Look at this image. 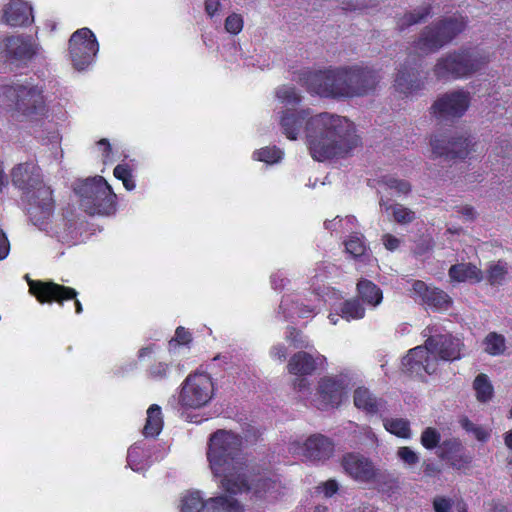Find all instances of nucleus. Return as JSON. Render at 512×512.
I'll list each match as a JSON object with an SVG mask.
<instances>
[{
    "label": "nucleus",
    "instance_id": "f257e3e1",
    "mask_svg": "<svg viewBox=\"0 0 512 512\" xmlns=\"http://www.w3.org/2000/svg\"><path fill=\"white\" fill-rule=\"evenodd\" d=\"M305 124L306 144L314 160L325 161L347 156L359 144L354 124L346 117L328 112L309 117V112H284L280 120L283 133L296 140Z\"/></svg>",
    "mask_w": 512,
    "mask_h": 512
},
{
    "label": "nucleus",
    "instance_id": "f03ea898",
    "mask_svg": "<svg viewBox=\"0 0 512 512\" xmlns=\"http://www.w3.org/2000/svg\"><path fill=\"white\" fill-rule=\"evenodd\" d=\"M242 438L226 430H217L209 439L207 458L212 473L221 477V486L237 494L244 486L246 459L242 454Z\"/></svg>",
    "mask_w": 512,
    "mask_h": 512
},
{
    "label": "nucleus",
    "instance_id": "7ed1b4c3",
    "mask_svg": "<svg viewBox=\"0 0 512 512\" xmlns=\"http://www.w3.org/2000/svg\"><path fill=\"white\" fill-rule=\"evenodd\" d=\"M12 183L22 191V200L31 222L44 229L54 210V200L49 186L42 179L40 168L33 162L20 163L13 168Z\"/></svg>",
    "mask_w": 512,
    "mask_h": 512
},
{
    "label": "nucleus",
    "instance_id": "20e7f679",
    "mask_svg": "<svg viewBox=\"0 0 512 512\" xmlns=\"http://www.w3.org/2000/svg\"><path fill=\"white\" fill-rule=\"evenodd\" d=\"M296 75V81L310 93L326 98H348L347 67L327 70L302 69Z\"/></svg>",
    "mask_w": 512,
    "mask_h": 512
},
{
    "label": "nucleus",
    "instance_id": "39448f33",
    "mask_svg": "<svg viewBox=\"0 0 512 512\" xmlns=\"http://www.w3.org/2000/svg\"><path fill=\"white\" fill-rule=\"evenodd\" d=\"M73 190L79 197L80 206L89 215H109L114 211L116 195L102 176L77 180Z\"/></svg>",
    "mask_w": 512,
    "mask_h": 512
},
{
    "label": "nucleus",
    "instance_id": "423d86ee",
    "mask_svg": "<svg viewBox=\"0 0 512 512\" xmlns=\"http://www.w3.org/2000/svg\"><path fill=\"white\" fill-rule=\"evenodd\" d=\"M1 101L27 120H36L46 112L42 90L33 85L4 86Z\"/></svg>",
    "mask_w": 512,
    "mask_h": 512
},
{
    "label": "nucleus",
    "instance_id": "0eeeda50",
    "mask_svg": "<svg viewBox=\"0 0 512 512\" xmlns=\"http://www.w3.org/2000/svg\"><path fill=\"white\" fill-rule=\"evenodd\" d=\"M489 62V57L476 51L462 50L448 53L439 58L433 68L438 80L469 77L482 69Z\"/></svg>",
    "mask_w": 512,
    "mask_h": 512
},
{
    "label": "nucleus",
    "instance_id": "6e6552de",
    "mask_svg": "<svg viewBox=\"0 0 512 512\" xmlns=\"http://www.w3.org/2000/svg\"><path fill=\"white\" fill-rule=\"evenodd\" d=\"M341 465L344 471L358 482L374 483L388 488H391L395 483V479L390 472L376 467L368 457L362 454L348 453L344 455Z\"/></svg>",
    "mask_w": 512,
    "mask_h": 512
},
{
    "label": "nucleus",
    "instance_id": "1a4fd4ad",
    "mask_svg": "<svg viewBox=\"0 0 512 512\" xmlns=\"http://www.w3.org/2000/svg\"><path fill=\"white\" fill-rule=\"evenodd\" d=\"M466 27L463 17H448L423 29L416 48L426 54L438 51Z\"/></svg>",
    "mask_w": 512,
    "mask_h": 512
},
{
    "label": "nucleus",
    "instance_id": "9d476101",
    "mask_svg": "<svg viewBox=\"0 0 512 512\" xmlns=\"http://www.w3.org/2000/svg\"><path fill=\"white\" fill-rule=\"evenodd\" d=\"M214 384L207 373L190 374L182 384L178 402L182 408L197 409L213 397Z\"/></svg>",
    "mask_w": 512,
    "mask_h": 512
},
{
    "label": "nucleus",
    "instance_id": "9b49d317",
    "mask_svg": "<svg viewBox=\"0 0 512 512\" xmlns=\"http://www.w3.org/2000/svg\"><path fill=\"white\" fill-rule=\"evenodd\" d=\"M38 51L37 43L31 36L12 35L0 44V56L3 61L16 68L26 66Z\"/></svg>",
    "mask_w": 512,
    "mask_h": 512
},
{
    "label": "nucleus",
    "instance_id": "f8f14e48",
    "mask_svg": "<svg viewBox=\"0 0 512 512\" xmlns=\"http://www.w3.org/2000/svg\"><path fill=\"white\" fill-rule=\"evenodd\" d=\"M244 512L243 506L233 498L217 496L204 501L199 491L187 492L181 500L182 512Z\"/></svg>",
    "mask_w": 512,
    "mask_h": 512
},
{
    "label": "nucleus",
    "instance_id": "ddd939ff",
    "mask_svg": "<svg viewBox=\"0 0 512 512\" xmlns=\"http://www.w3.org/2000/svg\"><path fill=\"white\" fill-rule=\"evenodd\" d=\"M69 49L74 68L81 71L91 64L99 46L92 31L88 28H82L70 37Z\"/></svg>",
    "mask_w": 512,
    "mask_h": 512
},
{
    "label": "nucleus",
    "instance_id": "4468645a",
    "mask_svg": "<svg viewBox=\"0 0 512 512\" xmlns=\"http://www.w3.org/2000/svg\"><path fill=\"white\" fill-rule=\"evenodd\" d=\"M29 291L41 303H51L53 301L63 304L65 300H75L76 313L80 314L83 311L82 304L77 299V291L73 288L56 284L52 281H33L28 277Z\"/></svg>",
    "mask_w": 512,
    "mask_h": 512
},
{
    "label": "nucleus",
    "instance_id": "2eb2a0df",
    "mask_svg": "<svg viewBox=\"0 0 512 512\" xmlns=\"http://www.w3.org/2000/svg\"><path fill=\"white\" fill-rule=\"evenodd\" d=\"M381 80L378 71L361 66L347 67L348 98L363 97L376 90Z\"/></svg>",
    "mask_w": 512,
    "mask_h": 512
},
{
    "label": "nucleus",
    "instance_id": "dca6fc26",
    "mask_svg": "<svg viewBox=\"0 0 512 512\" xmlns=\"http://www.w3.org/2000/svg\"><path fill=\"white\" fill-rule=\"evenodd\" d=\"M469 103V93L457 90L438 97L431 109L439 120H452L461 117L468 109Z\"/></svg>",
    "mask_w": 512,
    "mask_h": 512
},
{
    "label": "nucleus",
    "instance_id": "f3484780",
    "mask_svg": "<svg viewBox=\"0 0 512 512\" xmlns=\"http://www.w3.org/2000/svg\"><path fill=\"white\" fill-rule=\"evenodd\" d=\"M432 152L446 161L463 160L471 152V141L462 136H435L431 140Z\"/></svg>",
    "mask_w": 512,
    "mask_h": 512
},
{
    "label": "nucleus",
    "instance_id": "a211bd4d",
    "mask_svg": "<svg viewBox=\"0 0 512 512\" xmlns=\"http://www.w3.org/2000/svg\"><path fill=\"white\" fill-rule=\"evenodd\" d=\"M350 384L351 378L347 374L322 378L318 383V395L323 406H338L346 395Z\"/></svg>",
    "mask_w": 512,
    "mask_h": 512
},
{
    "label": "nucleus",
    "instance_id": "6ab92c4d",
    "mask_svg": "<svg viewBox=\"0 0 512 512\" xmlns=\"http://www.w3.org/2000/svg\"><path fill=\"white\" fill-rule=\"evenodd\" d=\"M438 360L431 356L424 346L411 349L402 360L403 372L409 376L423 377V372L433 374L437 370Z\"/></svg>",
    "mask_w": 512,
    "mask_h": 512
},
{
    "label": "nucleus",
    "instance_id": "aec40b11",
    "mask_svg": "<svg viewBox=\"0 0 512 512\" xmlns=\"http://www.w3.org/2000/svg\"><path fill=\"white\" fill-rule=\"evenodd\" d=\"M425 347L430 355L437 354L440 359L445 361H453L461 357V341L449 334L429 337L425 341Z\"/></svg>",
    "mask_w": 512,
    "mask_h": 512
},
{
    "label": "nucleus",
    "instance_id": "412c9836",
    "mask_svg": "<svg viewBox=\"0 0 512 512\" xmlns=\"http://www.w3.org/2000/svg\"><path fill=\"white\" fill-rule=\"evenodd\" d=\"M333 452V442L322 434H313L304 443L303 454L311 461H325Z\"/></svg>",
    "mask_w": 512,
    "mask_h": 512
},
{
    "label": "nucleus",
    "instance_id": "4be33fe9",
    "mask_svg": "<svg viewBox=\"0 0 512 512\" xmlns=\"http://www.w3.org/2000/svg\"><path fill=\"white\" fill-rule=\"evenodd\" d=\"M412 291L421 301L435 308H447L451 299L447 293L438 288H429L423 281L417 280L412 285Z\"/></svg>",
    "mask_w": 512,
    "mask_h": 512
},
{
    "label": "nucleus",
    "instance_id": "5701e85b",
    "mask_svg": "<svg viewBox=\"0 0 512 512\" xmlns=\"http://www.w3.org/2000/svg\"><path fill=\"white\" fill-rule=\"evenodd\" d=\"M4 20L10 26L30 24L33 21L32 8L21 0H13L4 9Z\"/></svg>",
    "mask_w": 512,
    "mask_h": 512
},
{
    "label": "nucleus",
    "instance_id": "b1692460",
    "mask_svg": "<svg viewBox=\"0 0 512 512\" xmlns=\"http://www.w3.org/2000/svg\"><path fill=\"white\" fill-rule=\"evenodd\" d=\"M394 86L402 94L408 95L423 87V81L416 68L404 66L398 70Z\"/></svg>",
    "mask_w": 512,
    "mask_h": 512
},
{
    "label": "nucleus",
    "instance_id": "393cba45",
    "mask_svg": "<svg viewBox=\"0 0 512 512\" xmlns=\"http://www.w3.org/2000/svg\"><path fill=\"white\" fill-rule=\"evenodd\" d=\"M247 469L245 470V472ZM244 486L237 493H241L243 491H250L252 496L256 500H264L269 498H275V492L277 490L278 484L276 481L270 478L260 477L248 482L247 474L245 473Z\"/></svg>",
    "mask_w": 512,
    "mask_h": 512
},
{
    "label": "nucleus",
    "instance_id": "a878e982",
    "mask_svg": "<svg viewBox=\"0 0 512 512\" xmlns=\"http://www.w3.org/2000/svg\"><path fill=\"white\" fill-rule=\"evenodd\" d=\"M448 274L451 280L456 282H480L482 280L481 270L472 263H459L452 265Z\"/></svg>",
    "mask_w": 512,
    "mask_h": 512
},
{
    "label": "nucleus",
    "instance_id": "bb28decb",
    "mask_svg": "<svg viewBox=\"0 0 512 512\" xmlns=\"http://www.w3.org/2000/svg\"><path fill=\"white\" fill-rule=\"evenodd\" d=\"M316 369V360L307 352L300 351L289 360L288 370L295 375H309Z\"/></svg>",
    "mask_w": 512,
    "mask_h": 512
},
{
    "label": "nucleus",
    "instance_id": "cd10ccee",
    "mask_svg": "<svg viewBox=\"0 0 512 512\" xmlns=\"http://www.w3.org/2000/svg\"><path fill=\"white\" fill-rule=\"evenodd\" d=\"M354 404L357 408L363 409L368 413H377L384 405L381 399H377L366 388H358L355 390Z\"/></svg>",
    "mask_w": 512,
    "mask_h": 512
},
{
    "label": "nucleus",
    "instance_id": "c85d7f7f",
    "mask_svg": "<svg viewBox=\"0 0 512 512\" xmlns=\"http://www.w3.org/2000/svg\"><path fill=\"white\" fill-rule=\"evenodd\" d=\"M163 427V418L160 406L151 405L147 410V419L143 428V434L146 437L157 436Z\"/></svg>",
    "mask_w": 512,
    "mask_h": 512
},
{
    "label": "nucleus",
    "instance_id": "c756f323",
    "mask_svg": "<svg viewBox=\"0 0 512 512\" xmlns=\"http://www.w3.org/2000/svg\"><path fill=\"white\" fill-rule=\"evenodd\" d=\"M357 290L361 299L374 307L379 305L383 299L381 289L367 279H363L358 282Z\"/></svg>",
    "mask_w": 512,
    "mask_h": 512
},
{
    "label": "nucleus",
    "instance_id": "7c9ffc66",
    "mask_svg": "<svg viewBox=\"0 0 512 512\" xmlns=\"http://www.w3.org/2000/svg\"><path fill=\"white\" fill-rule=\"evenodd\" d=\"M430 10L431 7L427 5L404 14L397 22L398 29L404 30L411 25L424 21L430 15Z\"/></svg>",
    "mask_w": 512,
    "mask_h": 512
},
{
    "label": "nucleus",
    "instance_id": "2f4dec72",
    "mask_svg": "<svg viewBox=\"0 0 512 512\" xmlns=\"http://www.w3.org/2000/svg\"><path fill=\"white\" fill-rule=\"evenodd\" d=\"M379 204L386 211L392 210L393 218L399 224H408L415 219V213L401 204L387 205L383 198L380 199Z\"/></svg>",
    "mask_w": 512,
    "mask_h": 512
},
{
    "label": "nucleus",
    "instance_id": "473e14b6",
    "mask_svg": "<svg viewBox=\"0 0 512 512\" xmlns=\"http://www.w3.org/2000/svg\"><path fill=\"white\" fill-rule=\"evenodd\" d=\"M473 388L476 392L477 400L480 402H487L493 396V387L485 374H479L475 378Z\"/></svg>",
    "mask_w": 512,
    "mask_h": 512
},
{
    "label": "nucleus",
    "instance_id": "72a5a7b5",
    "mask_svg": "<svg viewBox=\"0 0 512 512\" xmlns=\"http://www.w3.org/2000/svg\"><path fill=\"white\" fill-rule=\"evenodd\" d=\"M485 352L490 355H501L506 349L505 338L496 332H490L484 339Z\"/></svg>",
    "mask_w": 512,
    "mask_h": 512
},
{
    "label": "nucleus",
    "instance_id": "f704fd0d",
    "mask_svg": "<svg viewBox=\"0 0 512 512\" xmlns=\"http://www.w3.org/2000/svg\"><path fill=\"white\" fill-rule=\"evenodd\" d=\"M384 427L387 431L398 437L407 438L410 436L409 422L402 418H390L384 420Z\"/></svg>",
    "mask_w": 512,
    "mask_h": 512
},
{
    "label": "nucleus",
    "instance_id": "c9c22d12",
    "mask_svg": "<svg viewBox=\"0 0 512 512\" xmlns=\"http://www.w3.org/2000/svg\"><path fill=\"white\" fill-rule=\"evenodd\" d=\"M341 317L346 320L361 319L364 317L365 309L358 300H348L343 303Z\"/></svg>",
    "mask_w": 512,
    "mask_h": 512
},
{
    "label": "nucleus",
    "instance_id": "e433bc0d",
    "mask_svg": "<svg viewBox=\"0 0 512 512\" xmlns=\"http://www.w3.org/2000/svg\"><path fill=\"white\" fill-rule=\"evenodd\" d=\"M276 97L285 105H297L301 101V95L294 87L283 85L276 90Z\"/></svg>",
    "mask_w": 512,
    "mask_h": 512
},
{
    "label": "nucleus",
    "instance_id": "4c0bfd02",
    "mask_svg": "<svg viewBox=\"0 0 512 512\" xmlns=\"http://www.w3.org/2000/svg\"><path fill=\"white\" fill-rule=\"evenodd\" d=\"M283 152L276 147L270 148L265 147L254 153V156L258 161L273 164L278 162L282 158Z\"/></svg>",
    "mask_w": 512,
    "mask_h": 512
},
{
    "label": "nucleus",
    "instance_id": "58836bf2",
    "mask_svg": "<svg viewBox=\"0 0 512 512\" xmlns=\"http://www.w3.org/2000/svg\"><path fill=\"white\" fill-rule=\"evenodd\" d=\"M461 427L468 433H472L478 441H486L489 438V433L481 426L474 424L467 417L460 419Z\"/></svg>",
    "mask_w": 512,
    "mask_h": 512
},
{
    "label": "nucleus",
    "instance_id": "ea45409f",
    "mask_svg": "<svg viewBox=\"0 0 512 512\" xmlns=\"http://www.w3.org/2000/svg\"><path fill=\"white\" fill-rule=\"evenodd\" d=\"M452 468L461 470L467 468L472 462V457L461 449L445 460Z\"/></svg>",
    "mask_w": 512,
    "mask_h": 512
},
{
    "label": "nucleus",
    "instance_id": "a19ab883",
    "mask_svg": "<svg viewBox=\"0 0 512 512\" xmlns=\"http://www.w3.org/2000/svg\"><path fill=\"white\" fill-rule=\"evenodd\" d=\"M346 251L354 258L361 257L365 254L366 246L362 239L357 235L351 236L349 240L345 243Z\"/></svg>",
    "mask_w": 512,
    "mask_h": 512
},
{
    "label": "nucleus",
    "instance_id": "79ce46f5",
    "mask_svg": "<svg viewBox=\"0 0 512 512\" xmlns=\"http://www.w3.org/2000/svg\"><path fill=\"white\" fill-rule=\"evenodd\" d=\"M439 457L443 460H446L453 454H456L461 449H463V446L461 442L457 439H449L442 442V444L439 446Z\"/></svg>",
    "mask_w": 512,
    "mask_h": 512
},
{
    "label": "nucleus",
    "instance_id": "37998d69",
    "mask_svg": "<svg viewBox=\"0 0 512 512\" xmlns=\"http://www.w3.org/2000/svg\"><path fill=\"white\" fill-rule=\"evenodd\" d=\"M440 438V433L435 428L428 427L422 432L421 444L431 450L439 445Z\"/></svg>",
    "mask_w": 512,
    "mask_h": 512
},
{
    "label": "nucleus",
    "instance_id": "c03bdc74",
    "mask_svg": "<svg viewBox=\"0 0 512 512\" xmlns=\"http://www.w3.org/2000/svg\"><path fill=\"white\" fill-rule=\"evenodd\" d=\"M383 183L389 189H394L400 194H408L411 190V185L405 180H400L392 176H386L383 178Z\"/></svg>",
    "mask_w": 512,
    "mask_h": 512
},
{
    "label": "nucleus",
    "instance_id": "a18cd8bd",
    "mask_svg": "<svg viewBox=\"0 0 512 512\" xmlns=\"http://www.w3.org/2000/svg\"><path fill=\"white\" fill-rule=\"evenodd\" d=\"M243 28V19L239 14L233 13L225 20V29L232 34H238Z\"/></svg>",
    "mask_w": 512,
    "mask_h": 512
},
{
    "label": "nucleus",
    "instance_id": "49530a36",
    "mask_svg": "<svg viewBox=\"0 0 512 512\" xmlns=\"http://www.w3.org/2000/svg\"><path fill=\"white\" fill-rule=\"evenodd\" d=\"M141 454H142V450H141L140 446H138L136 444L131 446L128 450L127 462H128V465L131 467V469L134 471H138L142 468L140 466Z\"/></svg>",
    "mask_w": 512,
    "mask_h": 512
},
{
    "label": "nucleus",
    "instance_id": "de8ad7c7",
    "mask_svg": "<svg viewBox=\"0 0 512 512\" xmlns=\"http://www.w3.org/2000/svg\"><path fill=\"white\" fill-rule=\"evenodd\" d=\"M505 274H506V269L503 265L494 264V265L490 266V268H489L488 281L492 285L500 284L503 281Z\"/></svg>",
    "mask_w": 512,
    "mask_h": 512
},
{
    "label": "nucleus",
    "instance_id": "09e8293b",
    "mask_svg": "<svg viewBox=\"0 0 512 512\" xmlns=\"http://www.w3.org/2000/svg\"><path fill=\"white\" fill-rule=\"evenodd\" d=\"M397 455L404 463L410 466L417 464L419 461L417 453L409 447H400L397 451Z\"/></svg>",
    "mask_w": 512,
    "mask_h": 512
},
{
    "label": "nucleus",
    "instance_id": "8fccbe9b",
    "mask_svg": "<svg viewBox=\"0 0 512 512\" xmlns=\"http://www.w3.org/2000/svg\"><path fill=\"white\" fill-rule=\"evenodd\" d=\"M168 365L163 362H158L154 365H152L149 370L148 374L149 377L153 379H163L167 374Z\"/></svg>",
    "mask_w": 512,
    "mask_h": 512
},
{
    "label": "nucleus",
    "instance_id": "3c124183",
    "mask_svg": "<svg viewBox=\"0 0 512 512\" xmlns=\"http://www.w3.org/2000/svg\"><path fill=\"white\" fill-rule=\"evenodd\" d=\"M433 508L435 512H450L452 501L448 498L437 496L433 500Z\"/></svg>",
    "mask_w": 512,
    "mask_h": 512
},
{
    "label": "nucleus",
    "instance_id": "603ef678",
    "mask_svg": "<svg viewBox=\"0 0 512 512\" xmlns=\"http://www.w3.org/2000/svg\"><path fill=\"white\" fill-rule=\"evenodd\" d=\"M383 244L387 250H396L400 245V240L391 234H384L382 237Z\"/></svg>",
    "mask_w": 512,
    "mask_h": 512
},
{
    "label": "nucleus",
    "instance_id": "864d4df0",
    "mask_svg": "<svg viewBox=\"0 0 512 512\" xmlns=\"http://www.w3.org/2000/svg\"><path fill=\"white\" fill-rule=\"evenodd\" d=\"M174 340L179 344H187L191 340V334L180 326L176 329Z\"/></svg>",
    "mask_w": 512,
    "mask_h": 512
},
{
    "label": "nucleus",
    "instance_id": "5fc2aeb1",
    "mask_svg": "<svg viewBox=\"0 0 512 512\" xmlns=\"http://www.w3.org/2000/svg\"><path fill=\"white\" fill-rule=\"evenodd\" d=\"M323 492L326 497H331L338 490V483L335 480H328L322 484Z\"/></svg>",
    "mask_w": 512,
    "mask_h": 512
},
{
    "label": "nucleus",
    "instance_id": "6e6d98bb",
    "mask_svg": "<svg viewBox=\"0 0 512 512\" xmlns=\"http://www.w3.org/2000/svg\"><path fill=\"white\" fill-rule=\"evenodd\" d=\"M114 176L123 181L128 176H131V171L129 170L127 165L119 164L114 168Z\"/></svg>",
    "mask_w": 512,
    "mask_h": 512
},
{
    "label": "nucleus",
    "instance_id": "4d7b16f0",
    "mask_svg": "<svg viewBox=\"0 0 512 512\" xmlns=\"http://www.w3.org/2000/svg\"><path fill=\"white\" fill-rule=\"evenodd\" d=\"M9 253V243L5 234L0 230V260L4 259Z\"/></svg>",
    "mask_w": 512,
    "mask_h": 512
},
{
    "label": "nucleus",
    "instance_id": "13d9d810",
    "mask_svg": "<svg viewBox=\"0 0 512 512\" xmlns=\"http://www.w3.org/2000/svg\"><path fill=\"white\" fill-rule=\"evenodd\" d=\"M220 5V0H206L205 11L209 16H213L217 12Z\"/></svg>",
    "mask_w": 512,
    "mask_h": 512
},
{
    "label": "nucleus",
    "instance_id": "bf43d9fd",
    "mask_svg": "<svg viewBox=\"0 0 512 512\" xmlns=\"http://www.w3.org/2000/svg\"><path fill=\"white\" fill-rule=\"evenodd\" d=\"M423 471L426 476L433 477L441 472L440 468L433 463L424 462Z\"/></svg>",
    "mask_w": 512,
    "mask_h": 512
},
{
    "label": "nucleus",
    "instance_id": "052dcab7",
    "mask_svg": "<svg viewBox=\"0 0 512 512\" xmlns=\"http://www.w3.org/2000/svg\"><path fill=\"white\" fill-rule=\"evenodd\" d=\"M458 212L469 221H473L476 218V211L472 206L460 207Z\"/></svg>",
    "mask_w": 512,
    "mask_h": 512
},
{
    "label": "nucleus",
    "instance_id": "680f3d73",
    "mask_svg": "<svg viewBox=\"0 0 512 512\" xmlns=\"http://www.w3.org/2000/svg\"><path fill=\"white\" fill-rule=\"evenodd\" d=\"M308 387L309 383L305 378H298L294 381V388L299 392L307 390Z\"/></svg>",
    "mask_w": 512,
    "mask_h": 512
},
{
    "label": "nucleus",
    "instance_id": "e2e57ef3",
    "mask_svg": "<svg viewBox=\"0 0 512 512\" xmlns=\"http://www.w3.org/2000/svg\"><path fill=\"white\" fill-rule=\"evenodd\" d=\"M272 353L280 360H284L286 358V348L284 346L274 347Z\"/></svg>",
    "mask_w": 512,
    "mask_h": 512
},
{
    "label": "nucleus",
    "instance_id": "0e129e2a",
    "mask_svg": "<svg viewBox=\"0 0 512 512\" xmlns=\"http://www.w3.org/2000/svg\"><path fill=\"white\" fill-rule=\"evenodd\" d=\"M490 506H491V510L493 512H508L507 507L499 501L493 500L491 502Z\"/></svg>",
    "mask_w": 512,
    "mask_h": 512
},
{
    "label": "nucleus",
    "instance_id": "69168bd1",
    "mask_svg": "<svg viewBox=\"0 0 512 512\" xmlns=\"http://www.w3.org/2000/svg\"><path fill=\"white\" fill-rule=\"evenodd\" d=\"M298 335L299 332L295 328H292L291 331L289 332L288 338L294 342L296 347H303V343L301 341H298L297 339Z\"/></svg>",
    "mask_w": 512,
    "mask_h": 512
},
{
    "label": "nucleus",
    "instance_id": "338daca9",
    "mask_svg": "<svg viewBox=\"0 0 512 512\" xmlns=\"http://www.w3.org/2000/svg\"><path fill=\"white\" fill-rule=\"evenodd\" d=\"M313 313V309L308 306H300L298 307V315L300 317H308V315Z\"/></svg>",
    "mask_w": 512,
    "mask_h": 512
},
{
    "label": "nucleus",
    "instance_id": "774afa93",
    "mask_svg": "<svg viewBox=\"0 0 512 512\" xmlns=\"http://www.w3.org/2000/svg\"><path fill=\"white\" fill-rule=\"evenodd\" d=\"M122 182H123V185L125 186V188L129 191H131L135 188V183L132 179V175L125 178Z\"/></svg>",
    "mask_w": 512,
    "mask_h": 512
}]
</instances>
